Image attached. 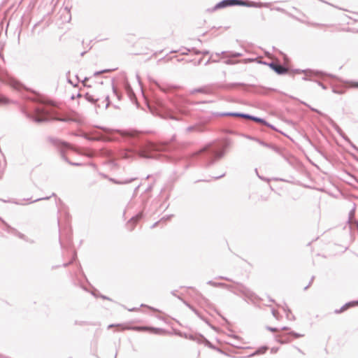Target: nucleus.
<instances>
[{
    "mask_svg": "<svg viewBox=\"0 0 358 358\" xmlns=\"http://www.w3.org/2000/svg\"><path fill=\"white\" fill-rule=\"evenodd\" d=\"M357 303H358V302H357Z\"/></svg>",
    "mask_w": 358,
    "mask_h": 358,
    "instance_id": "nucleus-14",
    "label": "nucleus"
},
{
    "mask_svg": "<svg viewBox=\"0 0 358 358\" xmlns=\"http://www.w3.org/2000/svg\"><path fill=\"white\" fill-rule=\"evenodd\" d=\"M104 89L103 88H101L100 89L99 92V94H93V92H87L86 93V99L89 101H91L92 103H96L100 98H102V97H104L106 96V94H105V92H104Z\"/></svg>",
    "mask_w": 358,
    "mask_h": 358,
    "instance_id": "nucleus-4",
    "label": "nucleus"
},
{
    "mask_svg": "<svg viewBox=\"0 0 358 358\" xmlns=\"http://www.w3.org/2000/svg\"><path fill=\"white\" fill-rule=\"evenodd\" d=\"M62 145L67 146V143H62Z\"/></svg>",
    "mask_w": 358,
    "mask_h": 358,
    "instance_id": "nucleus-12",
    "label": "nucleus"
},
{
    "mask_svg": "<svg viewBox=\"0 0 358 358\" xmlns=\"http://www.w3.org/2000/svg\"><path fill=\"white\" fill-rule=\"evenodd\" d=\"M240 116H242V117H244L245 118H248V119H251L255 122H260L262 124H264L265 125H268V124L262 119H260V118H257V117H250L249 115H241Z\"/></svg>",
    "mask_w": 358,
    "mask_h": 358,
    "instance_id": "nucleus-7",
    "label": "nucleus"
},
{
    "mask_svg": "<svg viewBox=\"0 0 358 358\" xmlns=\"http://www.w3.org/2000/svg\"><path fill=\"white\" fill-rule=\"evenodd\" d=\"M90 79H89V78H85V79L83 80V85H84L85 87H92V85H91V83H90Z\"/></svg>",
    "mask_w": 358,
    "mask_h": 358,
    "instance_id": "nucleus-9",
    "label": "nucleus"
},
{
    "mask_svg": "<svg viewBox=\"0 0 358 358\" xmlns=\"http://www.w3.org/2000/svg\"><path fill=\"white\" fill-rule=\"evenodd\" d=\"M350 85L353 87L358 88V82H351Z\"/></svg>",
    "mask_w": 358,
    "mask_h": 358,
    "instance_id": "nucleus-10",
    "label": "nucleus"
},
{
    "mask_svg": "<svg viewBox=\"0 0 358 358\" xmlns=\"http://www.w3.org/2000/svg\"><path fill=\"white\" fill-rule=\"evenodd\" d=\"M10 103V101L4 96H0V106L6 105Z\"/></svg>",
    "mask_w": 358,
    "mask_h": 358,
    "instance_id": "nucleus-8",
    "label": "nucleus"
},
{
    "mask_svg": "<svg viewBox=\"0 0 358 358\" xmlns=\"http://www.w3.org/2000/svg\"><path fill=\"white\" fill-rule=\"evenodd\" d=\"M155 150V146L154 145H148L146 148L145 149H143L141 150L140 152H139V155L141 157H144V158H150V157H152L153 155L151 153V151L152 150Z\"/></svg>",
    "mask_w": 358,
    "mask_h": 358,
    "instance_id": "nucleus-5",
    "label": "nucleus"
},
{
    "mask_svg": "<svg viewBox=\"0 0 358 358\" xmlns=\"http://www.w3.org/2000/svg\"><path fill=\"white\" fill-rule=\"evenodd\" d=\"M270 66L279 74H283L287 72V69L281 65L272 63L270 64Z\"/></svg>",
    "mask_w": 358,
    "mask_h": 358,
    "instance_id": "nucleus-6",
    "label": "nucleus"
},
{
    "mask_svg": "<svg viewBox=\"0 0 358 358\" xmlns=\"http://www.w3.org/2000/svg\"><path fill=\"white\" fill-rule=\"evenodd\" d=\"M235 5L249 6L248 3L241 1V0H223L222 1L220 2L216 6V8H220L231 6H235Z\"/></svg>",
    "mask_w": 358,
    "mask_h": 358,
    "instance_id": "nucleus-2",
    "label": "nucleus"
},
{
    "mask_svg": "<svg viewBox=\"0 0 358 358\" xmlns=\"http://www.w3.org/2000/svg\"><path fill=\"white\" fill-rule=\"evenodd\" d=\"M138 218H133L129 221V223L134 224V223L137 221Z\"/></svg>",
    "mask_w": 358,
    "mask_h": 358,
    "instance_id": "nucleus-11",
    "label": "nucleus"
},
{
    "mask_svg": "<svg viewBox=\"0 0 358 358\" xmlns=\"http://www.w3.org/2000/svg\"><path fill=\"white\" fill-rule=\"evenodd\" d=\"M49 114L48 110L44 108H38L36 110L34 115V120L36 122H43L49 119Z\"/></svg>",
    "mask_w": 358,
    "mask_h": 358,
    "instance_id": "nucleus-3",
    "label": "nucleus"
},
{
    "mask_svg": "<svg viewBox=\"0 0 358 358\" xmlns=\"http://www.w3.org/2000/svg\"><path fill=\"white\" fill-rule=\"evenodd\" d=\"M108 70H104L103 72H108Z\"/></svg>",
    "mask_w": 358,
    "mask_h": 358,
    "instance_id": "nucleus-13",
    "label": "nucleus"
},
{
    "mask_svg": "<svg viewBox=\"0 0 358 358\" xmlns=\"http://www.w3.org/2000/svg\"><path fill=\"white\" fill-rule=\"evenodd\" d=\"M112 327H115L116 328V331H124V330L131 329V330L138 331H148V332H150L151 334H159V335L164 334L165 333L164 330L162 329L155 328V327H129L128 325L122 324H116V325L111 324V325L108 326V328H112Z\"/></svg>",
    "mask_w": 358,
    "mask_h": 358,
    "instance_id": "nucleus-1",
    "label": "nucleus"
}]
</instances>
